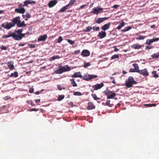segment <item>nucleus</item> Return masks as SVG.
Masks as SVG:
<instances>
[{
  "mask_svg": "<svg viewBox=\"0 0 159 159\" xmlns=\"http://www.w3.org/2000/svg\"><path fill=\"white\" fill-rule=\"evenodd\" d=\"M71 77L73 78L80 77L86 81H89L91 80L97 78L98 76L97 75L90 74H85L82 76L81 75L80 72H77L75 73L73 75H72Z\"/></svg>",
  "mask_w": 159,
  "mask_h": 159,
  "instance_id": "1",
  "label": "nucleus"
},
{
  "mask_svg": "<svg viewBox=\"0 0 159 159\" xmlns=\"http://www.w3.org/2000/svg\"><path fill=\"white\" fill-rule=\"evenodd\" d=\"M22 29L18 30H15V40H21L23 37H25L26 34H22Z\"/></svg>",
  "mask_w": 159,
  "mask_h": 159,
  "instance_id": "2",
  "label": "nucleus"
},
{
  "mask_svg": "<svg viewBox=\"0 0 159 159\" xmlns=\"http://www.w3.org/2000/svg\"><path fill=\"white\" fill-rule=\"evenodd\" d=\"M137 82L135 81L133 77L129 76L128 79L125 80V85L127 88H130L133 86V85L136 84Z\"/></svg>",
  "mask_w": 159,
  "mask_h": 159,
  "instance_id": "3",
  "label": "nucleus"
},
{
  "mask_svg": "<svg viewBox=\"0 0 159 159\" xmlns=\"http://www.w3.org/2000/svg\"><path fill=\"white\" fill-rule=\"evenodd\" d=\"M105 93L107 95V98L108 99L113 98L116 95V93H112V91L110 90H106L105 92Z\"/></svg>",
  "mask_w": 159,
  "mask_h": 159,
  "instance_id": "4",
  "label": "nucleus"
},
{
  "mask_svg": "<svg viewBox=\"0 0 159 159\" xmlns=\"http://www.w3.org/2000/svg\"><path fill=\"white\" fill-rule=\"evenodd\" d=\"M93 11L91 12L94 14H98L99 13L101 12L103 9L102 8L98 7L97 8L94 7L93 9Z\"/></svg>",
  "mask_w": 159,
  "mask_h": 159,
  "instance_id": "5",
  "label": "nucleus"
},
{
  "mask_svg": "<svg viewBox=\"0 0 159 159\" xmlns=\"http://www.w3.org/2000/svg\"><path fill=\"white\" fill-rule=\"evenodd\" d=\"M20 19L19 16H17L13 18L12 20V25H14V26L15 25H16L17 26V25L20 22Z\"/></svg>",
  "mask_w": 159,
  "mask_h": 159,
  "instance_id": "6",
  "label": "nucleus"
},
{
  "mask_svg": "<svg viewBox=\"0 0 159 159\" xmlns=\"http://www.w3.org/2000/svg\"><path fill=\"white\" fill-rule=\"evenodd\" d=\"M15 32L14 33H12L11 32L9 31L8 32V34L3 35L2 38L3 39H6L11 37L14 40H15Z\"/></svg>",
  "mask_w": 159,
  "mask_h": 159,
  "instance_id": "7",
  "label": "nucleus"
},
{
  "mask_svg": "<svg viewBox=\"0 0 159 159\" xmlns=\"http://www.w3.org/2000/svg\"><path fill=\"white\" fill-rule=\"evenodd\" d=\"M140 74L144 76H147L149 75V73L147 69L145 68L143 70H140L138 72Z\"/></svg>",
  "mask_w": 159,
  "mask_h": 159,
  "instance_id": "8",
  "label": "nucleus"
},
{
  "mask_svg": "<svg viewBox=\"0 0 159 159\" xmlns=\"http://www.w3.org/2000/svg\"><path fill=\"white\" fill-rule=\"evenodd\" d=\"M104 85L103 83H101L100 84H97L94 85L93 86V88L94 90H97L101 89Z\"/></svg>",
  "mask_w": 159,
  "mask_h": 159,
  "instance_id": "9",
  "label": "nucleus"
},
{
  "mask_svg": "<svg viewBox=\"0 0 159 159\" xmlns=\"http://www.w3.org/2000/svg\"><path fill=\"white\" fill-rule=\"evenodd\" d=\"M159 40V38H156L151 39H148L146 42V44L150 45L151 44L154 42L157 41Z\"/></svg>",
  "mask_w": 159,
  "mask_h": 159,
  "instance_id": "10",
  "label": "nucleus"
},
{
  "mask_svg": "<svg viewBox=\"0 0 159 159\" xmlns=\"http://www.w3.org/2000/svg\"><path fill=\"white\" fill-rule=\"evenodd\" d=\"M57 2V1L56 0L51 1L48 3V6L50 8L52 7L55 5Z\"/></svg>",
  "mask_w": 159,
  "mask_h": 159,
  "instance_id": "11",
  "label": "nucleus"
},
{
  "mask_svg": "<svg viewBox=\"0 0 159 159\" xmlns=\"http://www.w3.org/2000/svg\"><path fill=\"white\" fill-rule=\"evenodd\" d=\"M108 18L103 17V18H98L96 20V21L97 24H100L103 21L106 20Z\"/></svg>",
  "mask_w": 159,
  "mask_h": 159,
  "instance_id": "12",
  "label": "nucleus"
},
{
  "mask_svg": "<svg viewBox=\"0 0 159 159\" xmlns=\"http://www.w3.org/2000/svg\"><path fill=\"white\" fill-rule=\"evenodd\" d=\"M111 23H108L106 24H105L101 27V29L104 31H105V30L108 29L110 26Z\"/></svg>",
  "mask_w": 159,
  "mask_h": 159,
  "instance_id": "13",
  "label": "nucleus"
},
{
  "mask_svg": "<svg viewBox=\"0 0 159 159\" xmlns=\"http://www.w3.org/2000/svg\"><path fill=\"white\" fill-rule=\"evenodd\" d=\"M90 54L89 51L87 50H84L82 52L81 55L83 57H88Z\"/></svg>",
  "mask_w": 159,
  "mask_h": 159,
  "instance_id": "14",
  "label": "nucleus"
},
{
  "mask_svg": "<svg viewBox=\"0 0 159 159\" xmlns=\"http://www.w3.org/2000/svg\"><path fill=\"white\" fill-rule=\"evenodd\" d=\"M101 39L103 38L106 36V33L105 31H102L101 32L99 33L98 35Z\"/></svg>",
  "mask_w": 159,
  "mask_h": 159,
  "instance_id": "15",
  "label": "nucleus"
},
{
  "mask_svg": "<svg viewBox=\"0 0 159 159\" xmlns=\"http://www.w3.org/2000/svg\"><path fill=\"white\" fill-rule=\"evenodd\" d=\"M36 2L32 0H26L24 2V6H27L29 4H35Z\"/></svg>",
  "mask_w": 159,
  "mask_h": 159,
  "instance_id": "16",
  "label": "nucleus"
},
{
  "mask_svg": "<svg viewBox=\"0 0 159 159\" xmlns=\"http://www.w3.org/2000/svg\"><path fill=\"white\" fill-rule=\"evenodd\" d=\"M62 72L69 71L70 70V67L68 65H66L62 67H61Z\"/></svg>",
  "mask_w": 159,
  "mask_h": 159,
  "instance_id": "17",
  "label": "nucleus"
},
{
  "mask_svg": "<svg viewBox=\"0 0 159 159\" xmlns=\"http://www.w3.org/2000/svg\"><path fill=\"white\" fill-rule=\"evenodd\" d=\"M15 11L18 13L23 14L25 12V10L24 8H16Z\"/></svg>",
  "mask_w": 159,
  "mask_h": 159,
  "instance_id": "18",
  "label": "nucleus"
},
{
  "mask_svg": "<svg viewBox=\"0 0 159 159\" xmlns=\"http://www.w3.org/2000/svg\"><path fill=\"white\" fill-rule=\"evenodd\" d=\"M95 106L93 103L91 102H89L88 103L87 109L88 110H92L95 108Z\"/></svg>",
  "mask_w": 159,
  "mask_h": 159,
  "instance_id": "19",
  "label": "nucleus"
},
{
  "mask_svg": "<svg viewBox=\"0 0 159 159\" xmlns=\"http://www.w3.org/2000/svg\"><path fill=\"white\" fill-rule=\"evenodd\" d=\"M47 38V34L40 36L38 39L39 41H44Z\"/></svg>",
  "mask_w": 159,
  "mask_h": 159,
  "instance_id": "20",
  "label": "nucleus"
},
{
  "mask_svg": "<svg viewBox=\"0 0 159 159\" xmlns=\"http://www.w3.org/2000/svg\"><path fill=\"white\" fill-rule=\"evenodd\" d=\"M7 65L8 66L9 69L12 70L14 69V66L13 64V63L11 62H8L7 63Z\"/></svg>",
  "mask_w": 159,
  "mask_h": 159,
  "instance_id": "21",
  "label": "nucleus"
},
{
  "mask_svg": "<svg viewBox=\"0 0 159 159\" xmlns=\"http://www.w3.org/2000/svg\"><path fill=\"white\" fill-rule=\"evenodd\" d=\"M22 17L26 21H27L28 19L31 17L29 13H26V15H23Z\"/></svg>",
  "mask_w": 159,
  "mask_h": 159,
  "instance_id": "22",
  "label": "nucleus"
},
{
  "mask_svg": "<svg viewBox=\"0 0 159 159\" xmlns=\"http://www.w3.org/2000/svg\"><path fill=\"white\" fill-rule=\"evenodd\" d=\"M141 46L138 44H134L131 46V47L135 49H139L141 48Z\"/></svg>",
  "mask_w": 159,
  "mask_h": 159,
  "instance_id": "23",
  "label": "nucleus"
},
{
  "mask_svg": "<svg viewBox=\"0 0 159 159\" xmlns=\"http://www.w3.org/2000/svg\"><path fill=\"white\" fill-rule=\"evenodd\" d=\"M14 26V25H12V24L11 23H6V29L7 30L10 29L12 27Z\"/></svg>",
  "mask_w": 159,
  "mask_h": 159,
  "instance_id": "24",
  "label": "nucleus"
},
{
  "mask_svg": "<svg viewBox=\"0 0 159 159\" xmlns=\"http://www.w3.org/2000/svg\"><path fill=\"white\" fill-rule=\"evenodd\" d=\"M68 5H66L61 8L58 11L59 12H63L65 11L68 8Z\"/></svg>",
  "mask_w": 159,
  "mask_h": 159,
  "instance_id": "25",
  "label": "nucleus"
},
{
  "mask_svg": "<svg viewBox=\"0 0 159 159\" xmlns=\"http://www.w3.org/2000/svg\"><path fill=\"white\" fill-rule=\"evenodd\" d=\"M26 25L25 23V22L24 21L21 22L20 20L19 23L17 25V27H21L23 26L25 27L26 26Z\"/></svg>",
  "mask_w": 159,
  "mask_h": 159,
  "instance_id": "26",
  "label": "nucleus"
},
{
  "mask_svg": "<svg viewBox=\"0 0 159 159\" xmlns=\"http://www.w3.org/2000/svg\"><path fill=\"white\" fill-rule=\"evenodd\" d=\"M134 67V69L135 70V72H139L140 70H139V67L138 65L136 64H133Z\"/></svg>",
  "mask_w": 159,
  "mask_h": 159,
  "instance_id": "27",
  "label": "nucleus"
},
{
  "mask_svg": "<svg viewBox=\"0 0 159 159\" xmlns=\"http://www.w3.org/2000/svg\"><path fill=\"white\" fill-rule=\"evenodd\" d=\"M70 80L71 82V84L73 87H76L77 86V84L75 83L74 79H70Z\"/></svg>",
  "mask_w": 159,
  "mask_h": 159,
  "instance_id": "28",
  "label": "nucleus"
},
{
  "mask_svg": "<svg viewBox=\"0 0 159 159\" xmlns=\"http://www.w3.org/2000/svg\"><path fill=\"white\" fill-rule=\"evenodd\" d=\"M151 57L153 58H157L159 57V52L155 53L151 55Z\"/></svg>",
  "mask_w": 159,
  "mask_h": 159,
  "instance_id": "29",
  "label": "nucleus"
},
{
  "mask_svg": "<svg viewBox=\"0 0 159 159\" xmlns=\"http://www.w3.org/2000/svg\"><path fill=\"white\" fill-rule=\"evenodd\" d=\"M125 23L124 22H122L120 25H119L117 28L116 29L120 30L123 26L125 25Z\"/></svg>",
  "mask_w": 159,
  "mask_h": 159,
  "instance_id": "30",
  "label": "nucleus"
},
{
  "mask_svg": "<svg viewBox=\"0 0 159 159\" xmlns=\"http://www.w3.org/2000/svg\"><path fill=\"white\" fill-rule=\"evenodd\" d=\"M131 29V26L126 27L125 29H122L121 30V31L122 32H125L129 31Z\"/></svg>",
  "mask_w": 159,
  "mask_h": 159,
  "instance_id": "31",
  "label": "nucleus"
},
{
  "mask_svg": "<svg viewBox=\"0 0 159 159\" xmlns=\"http://www.w3.org/2000/svg\"><path fill=\"white\" fill-rule=\"evenodd\" d=\"M54 72L56 74H60L63 73L61 67L55 71Z\"/></svg>",
  "mask_w": 159,
  "mask_h": 159,
  "instance_id": "32",
  "label": "nucleus"
},
{
  "mask_svg": "<svg viewBox=\"0 0 159 159\" xmlns=\"http://www.w3.org/2000/svg\"><path fill=\"white\" fill-rule=\"evenodd\" d=\"M11 77H17L18 76V72L16 71H15L13 73H12L11 75Z\"/></svg>",
  "mask_w": 159,
  "mask_h": 159,
  "instance_id": "33",
  "label": "nucleus"
},
{
  "mask_svg": "<svg viewBox=\"0 0 159 159\" xmlns=\"http://www.w3.org/2000/svg\"><path fill=\"white\" fill-rule=\"evenodd\" d=\"M152 74L153 75V77L155 78H157L159 77L158 75L157 74V72L156 71H153L152 72Z\"/></svg>",
  "mask_w": 159,
  "mask_h": 159,
  "instance_id": "34",
  "label": "nucleus"
},
{
  "mask_svg": "<svg viewBox=\"0 0 159 159\" xmlns=\"http://www.w3.org/2000/svg\"><path fill=\"white\" fill-rule=\"evenodd\" d=\"M64 98V95H59L57 98V100L58 101H60L63 99Z\"/></svg>",
  "mask_w": 159,
  "mask_h": 159,
  "instance_id": "35",
  "label": "nucleus"
},
{
  "mask_svg": "<svg viewBox=\"0 0 159 159\" xmlns=\"http://www.w3.org/2000/svg\"><path fill=\"white\" fill-rule=\"evenodd\" d=\"M156 105L155 104H145L144 106L147 107H150L153 106H156Z\"/></svg>",
  "mask_w": 159,
  "mask_h": 159,
  "instance_id": "36",
  "label": "nucleus"
},
{
  "mask_svg": "<svg viewBox=\"0 0 159 159\" xmlns=\"http://www.w3.org/2000/svg\"><path fill=\"white\" fill-rule=\"evenodd\" d=\"M92 96L95 100H97L100 99V98L97 97L96 95L95 94H92Z\"/></svg>",
  "mask_w": 159,
  "mask_h": 159,
  "instance_id": "37",
  "label": "nucleus"
},
{
  "mask_svg": "<svg viewBox=\"0 0 159 159\" xmlns=\"http://www.w3.org/2000/svg\"><path fill=\"white\" fill-rule=\"evenodd\" d=\"M119 57V56L118 54H115L112 56L111 57V59H114L116 58H118Z\"/></svg>",
  "mask_w": 159,
  "mask_h": 159,
  "instance_id": "38",
  "label": "nucleus"
},
{
  "mask_svg": "<svg viewBox=\"0 0 159 159\" xmlns=\"http://www.w3.org/2000/svg\"><path fill=\"white\" fill-rule=\"evenodd\" d=\"M27 102L29 104H30L31 106H35V104L31 100H27Z\"/></svg>",
  "mask_w": 159,
  "mask_h": 159,
  "instance_id": "39",
  "label": "nucleus"
},
{
  "mask_svg": "<svg viewBox=\"0 0 159 159\" xmlns=\"http://www.w3.org/2000/svg\"><path fill=\"white\" fill-rule=\"evenodd\" d=\"M73 94L75 96H80L82 95V93L79 92H75L73 93Z\"/></svg>",
  "mask_w": 159,
  "mask_h": 159,
  "instance_id": "40",
  "label": "nucleus"
},
{
  "mask_svg": "<svg viewBox=\"0 0 159 159\" xmlns=\"http://www.w3.org/2000/svg\"><path fill=\"white\" fill-rule=\"evenodd\" d=\"M75 2V0H71L70 1L69 4L67 5H68V7L70 6H71Z\"/></svg>",
  "mask_w": 159,
  "mask_h": 159,
  "instance_id": "41",
  "label": "nucleus"
},
{
  "mask_svg": "<svg viewBox=\"0 0 159 159\" xmlns=\"http://www.w3.org/2000/svg\"><path fill=\"white\" fill-rule=\"evenodd\" d=\"M92 29V27L90 26H89L86 28L85 31L86 32H88L90 31Z\"/></svg>",
  "mask_w": 159,
  "mask_h": 159,
  "instance_id": "42",
  "label": "nucleus"
},
{
  "mask_svg": "<svg viewBox=\"0 0 159 159\" xmlns=\"http://www.w3.org/2000/svg\"><path fill=\"white\" fill-rule=\"evenodd\" d=\"M67 41L71 45H73L75 43L74 41H72L71 39H68L67 40Z\"/></svg>",
  "mask_w": 159,
  "mask_h": 159,
  "instance_id": "43",
  "label": "nucleus"
},
{
  "mask_svg": "<svg viewBox=\"0 0 159 159\" xmlns=\"http://www.w3.org/2000/svg\"><path fill=\"white\" fill-rule=\"evenodd\" d=\"M92 29L94 30L98 31L99 30V27L93 26L92 27Z\"/></svg>",
  "mask_w": 159,
  "mask_h": 159,
  "instance_id": "44",
  "label": "nucleus"
},
{
  "mask_svg": "<svg viewBox=\"0 0 159 159\" xmlns=\"http://www.w3.org/2000/svg\"><path fill=\"white\" fill-rule=\"evenodd\" d=\"M63 40V38L61 36H59L58 39V42L60 43Z\"/></svg>",
  "mask_w": 159,
  "mask_h": 159,
  "instance_id": "45",
  "label": "nucleus"
},
{
  "mask_svg": "<svg viewBox=\"0 0 159 159\" xmlns=\"http://www.w3.org/2000/svg\"><path fill=\"white\" fill-rule=\"evenodd\" d=\"M110 79L111 80V82L114 84H115L116 82L115 81V80L113 77H111Z\"/></svg>",
  "mask_w": 159,
  "mask_h": 159,
  "instance_id": "46",
  "label": "nucleus"
},
{
  "mask_svg": "<svg viewBox=\"0 0 159 159\" xmlns=\"http://www.w3.org/2000/svg\"><path fill=\"white\" fill-rule=\"evenodd\" d=\"M0 48L2 50H7V48L6 47L3 46V45L1 46L0 47Z\"/></svg>",
  "mask_w": 159,
  "mask_h": 159,
  "instance_id": "47",
  "label": "nucleus"
},
{
  "mask_svg": "<svg viewBox=\"0 0 159 159\" xmlns=\"http://www.w3.org/2000/svg\"><path fill=\"white\" fill-rule=\"evenodd\" d=\"M28 46L30 48H34L35 47V45L34 44H31L29 43L28 44Z\"/></svg>",
  "mask_w": 159,
  "mask_h": 159,
  "instance_id": "48",
  "label": "nucleus"
},
{
  "mask_svg": "<svg viewBox=\"0 0 159 159\" xmlns=\"http://www.w3.org/2000/svg\"><path fill=\"white\" fill-rule=\"evenodd\" d=\"M144 39V37L143 36L140 35L137 38V39L143 40Z\"/></svg>",
  "mask_w": 159,
  "mask_h": 159,
  "instance_id": "49",
  "label": "nucleus"
},
{
  "mask_svg": "<svg viewBox=\"0 0 159 159\" xmlns=\"http://www.w3.org/2000/svg\"><path fill=\"white\" fill-rule=\"evenodd\" d=\"M90 65V64L89 63H84V67H87Z\"/></svg>",
  "mask_w": 159,
  "mask_h": 159,
  "instance_id": "50",
  "label": "nucleus"
},
{
  "mask_svg": "<svg viewBox=\"0 0 159 159\" xmlns=\"http://www.w3.org/2000/svg\"><path fill=\"white\" fill-rule=\"evenodd\" d=\"M6 23H3L1 25V26L2 27L4 28L5 29H6Z\"/></svg>",
  "mask_w": 159,
  "mask_h": 159,
  "instance_id": "51",
  "label": "nucleus"
},
{
  "mask_svg": "<svg viewBox=\"0 0 159 159\" xmlns=\"http://www.w3.org/2000/svg\"><path fill=\"white\" fill-rule=\"evenodd\" d=\"M57 87L58 89L59 90H61L62 89L61 88V87L60 85H57Z\"/></svg>",
  "mask_w": 159,
  "mask_h": 159,
  "instance_id": "52",
  "label": "nucleus"
},
{
  "mask_svg": "<svg viewBox=\"0 0 159 159\" xmlns=\"http://www.w3.org/2000/svg\"><path fill=\"white\" fill-rule=\"evenodd\" d=\"M24 6V4L23 5L22 4H20L18 6L19 7V8H24V7H23Z\"/></svg>",
  "mask_w": 159,
  "mask_h": 159,
  "instance_id": "53",
  "label": "nucleus"
},
{
  "mask_svg": "<svg viewBox=\"0 0 159 159\" xmlns=\"http://www.w3.org/2000/svg\"><path fill=\"white\" fill-rule=\"evenodd\" d=\"M30 111H37L38 109H35V108H32L30 109L29 110Z\"/></svg>",
  "mask_w": 159,
  "mask_h": 159,
  "instance_id": "54",
  "label": "nucleus"
},
{
  "mask_svg": "<svg viewBox=\"0 0 159 159\" xmlns=\"http://www.w3.org/2000/svg\"><path fill=\"white\" fill-rule=\"evenodd\" d=\"M34 89L33 88H30V89L29 92L30 93H33L34 92Z\"/></svg>",
  "mask_w": 159,
  "mask_h": 159,
  "instance_id": "55",
  "label": "nucleus"
},
{
  "mask_svg": "<svg viewBox=\"0 0 159 159\" xmlns=\"http://www.w3.org/2000/svg\"><path fill=\"white\" fill-rule=\"evenodd\" d=\"M129 72H135V70L133 68H131L129 70Z\"/></svg>",
  "mask_w": 159,
  "mask_h": 159,
  "instance_id": "56",
  "label": "nucleus"
},
{
  "mask_svg": "<svg viewBox=\"0 0 159 159\" xmlns=\"http://www.w3.org/2000/svg\"><path fill=\"white\" fill-rule=\"evenodd\" d=\"M110 100H107L106 103V105L109 106L110 105Z\"/></svg>",
  "mask_w": 159,
  "mask_h": 159,
  "instance_id": "57",
  "label": "nucleus"
},
{
  "mask_svg": "<svg viewBox=\"0 0 159 159\" xmlns=\"http://www.w3.org/2000/svg\"><path fill=\"white\" fill-rule=\"evenodd\" d=\"M152 48V47L151 46H146V49L147 50L150 49Z\"/></svg>",
  "mask_w": 159,
  "mask_h": 159,
  "instance_id": "58",
  "label": "nucleus"
},
{
  "mask_svg": "<svg viewBox=\"0 0 159 159\" xmlns=\"http://www.w3.org/2000/svg\"><path fill=\"white\" fill-rule=\"evenodd\" d=\"M75 54H79L80 52V50L75 51Z\"/></svg>",
  "mask_w": 159,
  "mask_h": 159,
  "instance_id": "59",
  "label": "nucleus"
},
{
  "mask_svg": "<svg viewBox=\"0 0 159 159\" xmlns=\"http://www.w3.org/2000/svg\"><path fill=\"white\" fill-rule=\"evenodd\" d=\"M119 5H115L113 6V7L114 8H116L118 7H119Z\"/></svg>",
  "mask_w": 159,
  "mask_h": 159,
  "instance_id": "60",
  "label": "nucleus"
},
{
  "mask_svg": "<svg viewBox=\"0 0 159 159\" xmlns=\"http://www.w3.org/2000/svg\"><path fill=\"white\" fill-rule=\"evenodd\" d=\"M51 60H50L51 61H53V60H54L55 59V57L54 56H53L51 58Z\"/></svg>",
  "mask_w": 159,
  "mask_h": 159,
  "instance_id": "61",
  "label": "nucleus"
},
{
  "mask_svg": "<svg viewBox=\"0 0 159 159\" xmlns=\"http://www.w3.org/2000/svg\"><path fill=\"white\" fill-rule=\"evenodd\" d=\"M35 101L36 103H38L40 102V99H36L35 100Z\"/></svg>",
  "mask_w": 159,
  "mask_h": 159,
  "instance_id": "62",
  "label": "nucleus"
},
{
  "mask_svg": "<svg viewBox=\"0 0 159 159\" xmlns=\"http://www.w3.org/2000/svg\"><path fill=\"white\" fill-rule=\"evenodd\" d=\"M25 45V43L22 44L21 43H20L19 44V46H24Z\"/></svg>",
  "mask_w": 159,
  "mask_h": 159,
  "instance_id": "63",
  "label": "nucleus"
},
{
  "mask_svg": "<svg viewBox=\"0 0 159 159\" xmlns=\"http://www.w3.org/2000/svg\"><path fill=\"white\" fill-rule=\"evenodd\" d=\"M41 93V92H39V91H37L35 93L36 94H37V95H38L40 93Z\"/></svg>",
  "mask_w": 159,
  "mask_h": 159,
  "instance_id": "64",
  "label": "nucleus"
}]
</instances>
